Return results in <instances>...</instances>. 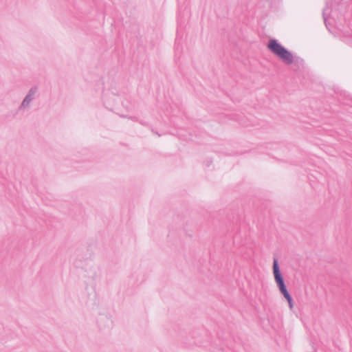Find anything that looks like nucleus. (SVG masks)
I'll list each match as a JSON object with an SVG mask.
<instances>
[{
    "instance_id": "nucleus-1",
    "label": "nucleus",
    "mask_w": 352,
    "mask_h": 352,
    "mask_svg": "<svg viewBox=\"0 0 352 352\" xmlns=\"http://www.w3.org/2000/svg\"><path fill=\"white\" fill-rule=\"evenodd\" d=\"M267 48L286 65H290L294 62L292 54L280 45L277 40L274 38L270 39L267 43Z\"/></svg>"
},
{
    "instance_id": "nucleus-2",
    "label": "nucleus",
    "mask_w": 352,
    "mask_h": 352,
    "mask_svg": "<svg viewBox=\"0 0 352 352\" xmlns=\"http://www.w3.org/2000/svg\"><path fill=\"white\" fill-rule=\"evenodd\" d=\"M273 274L274 277V280L276 283V285L280 291V292L283 294V296L287 300L289 308L292 309L294 307L293 300L287 291V287L285 284V280L283 276L280 272L278 260L276 258H274L273 261Z\"/></svg>"
},
{
    "instance_id": "nucleus-3",
    "label": "nucleus",
    "mask_w": 352,
    "mask_h": 352,
    "mask_svg": "<svg viewBox=\"0 0 352 352\" xmlns=\"http://www.w3.org/2000/svg\"><path fill=\"white\" fill-rule=\"evenodd\" d=\"M37 92L38 87L36 86L31 87L23 100L22 102L21 103L19 109L25 110L30 109V104L35 99V96Z\"/></svg>"
},
{
    "instance_id": "nucleus-4",
    "label": "nucleus",
    "mask_w": 352,
    "mask_h": 352,
    "mask_svg": "<svg viewBox=\"0 0 352 352\" xmlns=\"http://www.w3.org/2000/svg\"><path fill=\"white\" fill-rule=\"evenodd\" d=\"M131 120L135 121V122H138V120L136 117H133V118H131Z\"/></svg>"
},
{
    "instance_id": "nucleus-5",
    "label": "nucleus",
    "mask_w": 352,
    "mask_h": 352,
    "mask_svg": "<svg viewBox=\"0 0 352 352\" xmlns=\"http://www.w3.org/2000/svg\"><path fill=\"white\" fill-rule=\"evenodd\" d=\"M323 18H324V21H326V18H325V16H324V13H323Z\"/></svg>"
}]
</instances>
